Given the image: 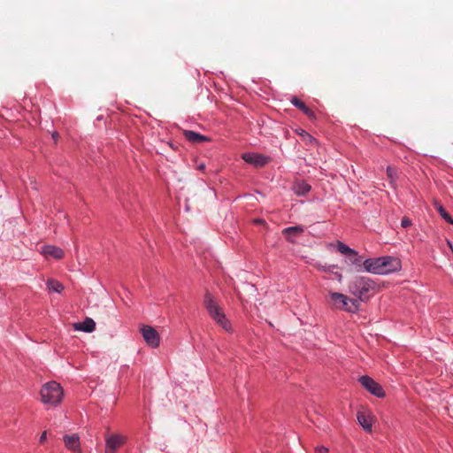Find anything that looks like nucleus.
<instances>
[{
	"instance_id": "obj_1",
	"label": "nucleus",
	"mask_w": 453,
	"mask_h": 453,
	"mask_svg": "<svg viewBox=\"0 0 453 453\" xmlns=\"http://www.w3.org/2000/svg\"><path fill=\"white\" fill-rule=\"evenodd\" d=\"M379 290V285L369 277L357 276L349 284V291L360 302H367Z\"/></svg>"
},
{
	"instance_id": "obj_2",
	"label": "nucleus",
	"mask_w": 453,
	"mask_h": 453,
	"mask_svg": "<svg viewBox=\"0 0 453 453\" xmlns=\"http://www.w3.org/2000/svg\"><path fill=\"white\" fill-rule=\"evenodd\" d=\"M40 395L41 400L44 404L55 407L61 403L64 390L59 383L50 381L42 387Z\"/></svg>"
},
{
	"instance_id": "obj_3",
	"label": "nucleus",
	"mask_w": 453,
	"mask_h": 453,
	"mask_svg": "<svg viewBox=\"0 0 453 453\" xmlns=\"http://www.w3.org/2000/svg\"><path fill=\"white\" fill-rule=\"evenodd\" d=\"M329 296L336 309L351 313L359 311L360 303L357 299H350L346 295L337 292H329Z\"/></svg>"
},
{
	"instance_id": "obj_4",
	"label": "nucleus",
	"mask_w": 453,
	"mask_h": 453,
	"mask_svg": "<svg viewBox=\"0 0 453 453\" xmlns=\"http://www.w3.org/2000/svg\"><path fill=\"white\" fill-rule=\"evenodd\" d=\"M143 340L150 348H157L160 344V336L157 331L149 325H143L140 328Z\"/></svg>"
},
{
	"instance_id": "obj_5",
	"label": "nucleus",
	"mask_w": 453,
	"mask_h": 453,
	"mask_svg": "<svg viewBox=\"0 0 453 453\" xmlns=\"http://www.w3.org/2000/svg\"><path fill=\"white\" fill-rule=\"evenodd\" d=\"M380 265L381 275L398 272L402 267L401 260L392 256L380 257Z\"/></svg>"
},
{
	"instance_id": "obj_6",
	"label": "nucleus",
	"mask_w": 453,
	"mask_h": 453,
	"mask_svg": "<svg viewBox=\"0 0 453 453\" xmlns=\"http://www.w3.org/2000/svg\"><path fill=\"white\" fill-rule=\"evenodd\" d=\"M359 382L372 395L379 398H383L385 396L386 394L383 388L372 378L364 375L359 378Z\"/></svg>"
},
{
	"instance_id": "obj_7",
	"label": "nucleus",
	"mask_w": 453,
	"mask_h": 453,
	"mask_svg": "<svg viewBox=\"0 0 453 453\" xmlns=\"http://www.w3.org/2000/svg\"><path fill=\"white\" fill-rule=\"evenodd\" d=\"M203 305L213 320L220 315L224 314L221 307L218 304L212 295L208 291H206L204 295Z\"/></svg>"
},
{
	"instance_id": "obj_8",
	"label": "nucleus",
	"mask_w": 453,
	"mask_h": 453,
	"mask_svg": "<svg viewBox=\"0 0 453 453\" xmlns=\"http://www.w3.org/2000/svg\"><path fill=\"white\" fill-rule=\"evenodd\" d=\"M126 438L120 434H113L107 435L105 437L104 453H115L124 444Z\"/></svg>"
},
{
	"instance_id": "obj_9",
	"label": "nucleus",
	"mask_w": 453,
	"mask_h": 453,
	"mask_svg": "<svg viewBox=\"0 0 453 453\" xmlns=\"http://www.w3.org/2000/svg\"><path fill=\"white\" fill-rule=\"evenodd\" d=\"M242 157L245 162L256 166H263L269 162V157L257 153H245Z\"/></svg>"
},
{
	"instance_id": "obj_10",
	"label": "nucleus",
	"mask_w": 453,
	"mask_h": 453,
	"mask_svg": "<svg viewBox=\"0 0 453 453\" xmlns=\"http://www.w3.org/2000/svg\"><path fill=\"white\" fill-rule=\"evenodd\" d=\"M363 266L368 273L381 275L380 257L364 260Z\"/></svg>"
},
{
	"instance_id": "obj_11",
	"label": "nucleus",
	"mask_w": 453,
	"mask_h": 453,
	"mask_svg": "<svg viewBox=\"0 0 453 453\" xmlns=\"http://www.w3.org/2000/svg\"><path fill=\"white\" fill-rule=\"evenodd\" d=\"M304 232L301 226H288L282 230V234L288 242L295 243L296 237L300 236Z\"/></svg>"
},
{
	"instance_id": "obj_12",
	"label": "nucleus",
	"mask_w": 453,
	"mask_h": 453,
	"mask_svg": "<svg viewBox=\"0 0 453 453\" xmlns=\"http://www.w3.org/2000/svg\"><path fill=\"white\" fill-rule=\"evenodd\" d=\"M42 254L45 257H51L55 259L63 258L65 252L59 247L54 245H44L42 247Z\"/></svg>"
},
{
	"instance_id": "obj_13",
	"label": "nucleus",
	"mask_w": 453,
	"mask_h": 453,
	"mask_svg": "<svg viewBox=\"0 0 453 453\" xmlns=\"http://www.w3.org/2000/svg\"><path fill=\"white\" fill-rule=\"evenodd\" d=\"M64 442L68 449L74 452H81L80 437L77 434L65 435Z\"/></svg>"
},
{
	"instance_id": "obj_14",
	"label": "nucleus",
	"mask_w": 453,
	"mask_h": 453,
	"mask_svg": "<svg viewBox=\"0 0 453 453\" xmlns=\"http://www.w3.org/2000/svg\"><path fill=\"white\" fill-rule=\"evenodd\" d=\"M183 134L185 138L192 143H201L211 141L208 136L200 134L191 130H184Z\"/></svg>"
},
{
	"instance_id": "obj_15",
	"label": "nucleus",
	"mask_w": 453,
	"mask_h": 453,
	"mask_svg": "<svg viewBox=\"0 0 453 453\" xmlns=\"http://www.w3.org/2000/svg\"><path fill=\"white\" fill-rule=\"evenodd\" d=\"M357 421L359 425L366 431L371 432L372 431V418L370 416V414L365 413L364 411H358L357 415Z\"/></svg>"
},
{
	"instance_id": "obj_16",
	"label": "nucleus",
	"mask_w": 453,
	"mask_h": 453,
	"mask_svg": "<svg viewBox=\"0 0 453 453\" xmlns=\"http://www.w3.org/2000/svg\"><path fill=\"white\" fill-rule=\"evenodd\" d=\"M75 330L91 333L96 329V322L91 318H86L82 322L74 324Z\"/></svg>"
},
{
	"instance_id": "obj_17",
	"label": "nucleus",
	"mask_w": 453,
	"mask_h": 453,
	"mask_svg": "<svg viewBox=\"0 0 453 453\" xmlns=\"http://www.w3.org/2000/svg\"><path fill=\"white\" fill-rule=\"evenodd\" d=\"M292 188L296 195L305 196L311 190V186L303 180H296Z\"/></svg>"
},
{
	"instance_id": "obj_18",
	"label": "nucleus",
	"mask_w": 453,
	"mask_h": 453,
	"mask_svg": "<svg viewBox=\"0 0 453 453\" xmlns=\"http://www.w3.org/2000/svg\"><path fill=\"white\" fill-rule=\"evenodd\" d=\"M291 103L300 111H302L308 118L315 119L314 112L309 107H307L302 100H300L296 96H293L291 99Z\"/></svg>"
},
{
	"instance_id": "obj_19",
	"label": "nucleus",
	"mask_w": 453,
	"mask_h": 453,
	"mask_svg": "<svg viewBox=\"0 0 453 453\" xmlns=\"http://www.w3.org/2000/svg\"><path fill=\"white\" fill-rule=\"evenodd\" d=\"M350 265H354L358 272L362 270L363 266V257L358 255V252L355 250V253H349L348 256Z\"/></svg>"
},
{
	"instance_id": "obj_20",
	"label": "nucleus",
	"mask_w": 453,
	"mask_h": 453,
	"mask_svg": "<svg viewBox=\"0 0 453 453\" xmlns=\"http://www.w3.org/2000/svg\"><path fill=\"white\" fill-rule=\"evenodd\" d=\"M47 288L50 292L61 293L64 290V285L54 279H49L46 282Z\"/></svg>"
},
{
	"instance_id": "obj_21",
	"label": "nucleus",
	"mask_w": 453,
	"mask_h": 453,
	"mask_svg": "<svg viewBox=\"0 0 453 453\" xmlns=\"http://www.w3.org/2000/svg\"><path fill=\"white\" fill-rule=\"evenodd\" d=\"M214 321L219 325L225 331L231 332L232 331V326L230 321L226 318L225 313L220 315L219 317L216 318Z\"/></svg>"
},
{
	"instance_id": "obj_22",
	"label": "nucleus",
	"mask_w": 453,
	"mask_h": 453,
	"mask_svg": "<svg viewBox=\"0 0 453 453\" xmlns=\"http://www.w3.org/2000/svg\"><path fill=\"white\" fill-rule=\"evenodd\" d=\"M435 207L439 212V214L441 215V217L448 223L453 225V218L449 215V213L445 210V208L439 204L436 201H435Z\"/></svg>"
},
{
	"instance_id": "obj_23",
	"label": "nucleus",
	"mask_w": 453,
	"mask_h": 453,
	"mask_svg": "<svg viewBox=\"0 0 453 453\" xmlns=\"http://www.w3.org/2000/svg\"><path fill=\"white\" fill-rule=\"evenodd\" d=\"M314 267L319 271V272H324V273H333V271L334 269H338V265H322L320 263H316L314 265Z\"/></svg>"
},
{
	"instance_id": "obj_24",
	"label": "nucleus",
	"mask_w": 453,
	"mask_h": 453,
	"mask_svg": "<svg viewBox=\"0 0 453 453\" xmlns=\"http://www.w3.org/2000/svg\"><path fill=\"white\" fill-rule=\"evenodd\" d=\"M336 248L340 253L346 256H348L349 253H355V250L349 248L348 245H346L341 241L337 242Z\"/></svg>"
},
{
	"instance_id": "obj_25",
	"label": "nucleus",
	"mask_w": 453,
	"mask_h": 453,
	"mask_svg": "<svg viewBox=\"0 0 453 453\" xmlns=\"http://www.w3.org/2000/svg\"><path fill=\"white\" fill-rule=\"evenodd\" d=\"M387 174L388 179L393 181L396 176V170L391 166H388L387 169Z\"/></svg>"
},
{
	"instance_id": "obj_26",
	"label": "nucleus",
	"mask_w": 453,
	"mask_h": 453,
	"mask_svg": "<svg viewBox=\"0 0 453 453\" xmlns=\"http://www.w3.org/2000/svg\"><path fill=\"white\" fill-rule=\"evenodd\" d=\"M412 225L411 220L408 217H403L401 221V226L407 228Z\"/></svg>"
},
{
	"instance_id": "obj_27",
	"label": "nucleus",
	"mask_w": 453,
	"mask_h": 453,
	"mask_svg": "<svg viewBox=\"0 0 453 453\" xmlns=\"http://www.w3.org/2000/svg\"><path fill=\"white\" fill-rule=\"evenodd\" d=\"M315 451H316V453H327L328 452V449L324 447V446H318L315 449Z\"/></svg>"
},
{
	"instance_id": "obj_28",
	"label": "nucleus",
	"mask_w": 453,
	"mask_h": 453,
	"mask_svg": "<svg viewBox=\"0 0 453 453\" xmlns=\"http://www.w3.org/2000/svg\"><path fill=\"white\" fill-rule=\"evenodd\" d=\"M334 276V278L339 281V282H342V274L339 272H334L332 273Z\"/></svg>"
},
{
	"instance_id": "obj_29",
	"label": "nucleus",
	"mask_w": 453,
	"mask_h": 453,
	"mask_svg": "<svg viewBox=\"0 0 453 453\" xmlns=\"http://www.w3.org/2000/svg\"><path fill=\"white\" fill-rule=\"evenodd\" d=\"M301 134H302V135H303V136L305 137V139H307V140H309V141H311V142L312 140H314V139L311 137V135H310V134H309L308 133H306L305 131H303Z\"/></svg>"
},
{
	"instance_id": "obj_30",
	"label": "nucleus",
	"mask_w": 453,
	"mask_h": 453,
	"mask_svg": "<svg viewBox=\"0 0 453 453\" xmlns=\"http://www.w3.org/2000/svg\"><path fill=\"white\" fill-rule=\"evenodd\" d=\"M46 437H47V434L46 432L44 431L42 435L40 436V439H39V441L42 443L45 440H46Z\"/></svg>"
},
{
	"instance_id": "obj_31",
	"label": "nucleus",
	"mask_w": 453,
	"mask_h": 453,
	"mask_svg": "<svg viewBox=\"0 0 453 453\" xmlns=\"http://www.w3.org/2000/svg\"><path fill=\"white\" fill-rule=\"evenodd\" d=\"M58 136H59V134H58V133H57V132H55V133H53V134H52V138H53L55 141H57V140H58Z\"/></svg>"
},
{
	"instance_id": "obj_32",
	"label": "nucleus",
	"mask_w": 453,
	"mask_h": 453,
	"mask_svg": "<svg viewBox=\"0 0 453 453\" xmlns=\"http://www.w3.org/2000/svg\"><path fill=\"white\" fill-rule=\"evenodd\" d=\"M255 223L256 224H262V223H264V220L260 219H255Z\"/></svg>"
},
{
	"instance_id": "obj_33",
	"label": "nucleus",
	"mask_w": 453,
	"mask_h": 453,
	"mask_svg": "<svg viewBox=\"0 0 453 453\" xmlns=\"http://www.w3.org/2000/svg\"><path fill=\"white\" fill-rule=\"evenodd\" d=\"M185 209H186V211H189V206L187 203L185 205Z\"/></svg>"
}]
</instances>
